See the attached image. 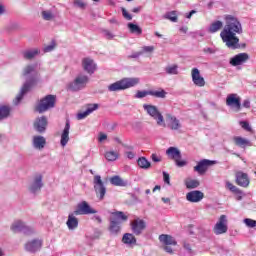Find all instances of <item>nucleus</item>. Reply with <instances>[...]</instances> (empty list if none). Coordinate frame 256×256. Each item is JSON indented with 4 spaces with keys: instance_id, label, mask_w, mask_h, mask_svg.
Here are the masks:
<instances>
[{
    "instance_id": "774afa93",
    "label": "nucleus",
    "mask_w": 256,
    "mask_h": 256,
    "mask_svg": "<svg viewBox=\"0 0 256 256\" xmlns=\"http://www.w3.org/2000/svg\"><path fill=\"white\" fill-rule=\"evenodd\" d=\"M94 219L97 221V223H103V219H101L100 216H94Z\"/></svg>"
},
{
    "instance_id": "de8ad7c7",
    "label": "nucleus",
    "mask_w": 256,
    "mask_h": 256,
    "mask_svg": "<svg viewBox=\"0 0 256 256\" xmlns=\"http://www.w3.org/2000/svg\"><path fill=\"white\" fill-rule=\"evenodd\" d=\"M244 223L247 227H250V228L256 227V220H253L251 218L244 219Z\"/></svg>"
},
{
    "instance_id": "9b49d317",
    "label": "nucleus",
    "mask_w": 256,
    "mask_h": 256,
    "mask_svg": "<svg viewBox=\"0 0 256 256\" xmlns=\"http://www.w3.org/2000/svg\"><path fill=\"white\" fill-rule=\"evenodd\" d=\"M94 185L97 197H99L100 201H103V199H105V194L107 193V188H105L103 180H101V176L96 175L94 177Z\"/></svg>"
},
{
    "instance_id": "ddd939ff",
    "label": "nucleus",
    "mask_w": 256,
    "mask_h": 256,
    "mask_svg": "<svg viewBox=\"0 0 256 256\" xmlns=\"http://www.w3.org/2000/svg\"><path fill=\"white\" fill-rule=\"evenodd\" d=\"M228 230L227 227V216L221 215L218 222L215 224L213 232L215 235H223Z\"/></svg>"
},
{
    "instance_id": "393cba45",
    "label": "nucleus",
    "mask_w": 256,
    "mask_h": 256,
    "mask_svg": "<svg viewBox=\"0 0 256 256\" xmlns=\"http://www.w3.org/2000/svg\"><path fill=\"white\" fill-rule=\"evenodd\" d=\"M205 197V194L199 190H194L186 194V199L190 203H199Z\"/></svg>"
},
{
    "instance_id": "69168bd1",
    "label": "nucleus",
    "mask_w": 256,
    "mask_h": 256,
    "mask_svg": "<svg viewBox=\"0 0 256 256\" xmlns=\"http://www.w3.org/2000/svg\"><path fill=\"white\" fill-rule=\"evenodd\" d=\"M141 51H139V52H136L135 54H132L130 57L132 58V59H137V57H141Z\"/></svg>"
},
{
    "instance_id": "39448f33",
    "label": "nucleus",
    "mask_w": 256,
    "mask_h": 256,
    "mask_svg": "<svg viewBox=\"0 0 256 256\" xmlns=\"http://www.w3.org/2000/svg\"><path fill=\"white\" fill-rule=\"evenodd\" d=\"M143 109L145 112L152 117L157 125L159 127H167V124L165 123V118L163 117V114L159 112V109L157 106L151 105V104H144Z\"/></svg>"
},
{
    "instance_id": "dca6fc26",
    "label": "nucleus",
    "mask_w": 256,
    "mask_h": 256,
    "mask_svg": "<svg viewBox=\"0 0 256 256\" xmlns=\"http://www.w3.org/2000/svg\"><path fill=\"white\" fill-rule=\"evenodd\" d=\"M47 125L48 121L47 117L45 116L38 117L33 122V128L35 129V131H37V133L40 134L45 133V131H47Z\"/></svg>"
},
{
    "instance_id": "3c124183",
    "label": "nucleus",
    "mask_w": 256,
    "mask_h": 256,
    "mask_svg": "<svg viewBox=\"0 0 256 256\" xmlns=\"http://www.w3.org/2000/svg\"><path fill=\"white\" fill-rule=\"evenodd\" d=\"M99 109V104H88L86 111H89L90 115L93 111H97Z\"/></svg>"
},
{
    "instance_id": "6ab92c4d",
    "label": "nucleus",
    "mask_w": 256,
    "mask_h": 256,
    "mask_svg": "<svg viewBox=\"0 0 256 256\" xmlns=\"http://www.w3.org/2000/svg\"><path fill=\"white\" fill-rule=\"evenodd\" d=\"M192 82L196 87H205V78L201 76V72L198 68H192L191 70Z\"/></svg>"
},
{
    "instance_id": "c756f323",
    "label": "nucleus",
    "mask_w": 256,
    "mask_h": 256,
    "mask_svg": "<svg viewBox=\"0 0 256 256\" xmlns=\"http://www.w3.org/2000/svg\"><path fill=\"white\" fill-rule=\"evenodd\" d=\"M226 187L231 191V193H234V195H237V200L241 201L243 199V191L239 189L237 186L233 185L231 182H226Z\"/></svg>"
},
{
    "instance_id": "13d9d810",
    "label": "nucleus",
    "mask_w": 256,
    "mask_h": 256,
    "mask_svg": "<svg viewBox=\"0 0 256 256\" xmlns=\"http://www.w3.org/2000/svg\"><path fill=\"white\" fill-rule=\"evenodd\" d=\"M164 251H166V253H170V255H173V248H171L169 245L164 246Z\"/></svg>"
},
{
    "instance_id": "cd10ccee",
    "label": "nucleus",
    "mask_w": 256,
    "mask_h": 256,
    "mask_svg": "<svg viewBox=\"0 0 256 256\" xmlns=\"http://www.w3.org/2000/svg\"><path fill=\"white\" fill-rule=\"evenodd\" d=\"M66 225L68 229H70V231H73L74 229H77V227H79V220L77 219V217H75V212L68 215Z\"/></svg>"
},
{
    "instance_id": "f257e3e1",
    "label": "nucleus",
    "mask_w": 256,
    "mask_h": 256,
    "mask_svg": "<svg viewBox=\"0 0 256 256\" xmlns=\"http://www.w3.org/2000/svg\"><path fill=\"white\" fill-rule=\"evenodd\" d=\"M241 33H243L241 22L233 15H226L225 26L220 32V37L228 49L241 48L239 37H237V35H241Z\"/></svg>"
},
{
    "instance_id": "ea45409f",
    "label": "nucleus",
    "mask_w": 256,
    "mask_h": 256,
    "mask_svg": "<svg viewBox=\"0 0 256 256\" xmlns=\"http://www.w3.org/2000/svg\"><path fill=\"white\" fill-rule=\"evenodd\" d=\"M105 158L107 159V161H117V159L119 158V153L115 151L106 152Z\"/></svg>"
},
{
    "instance_id": "7ed1b4c3",
    "label": "nucleus",
    "mask_w": 256,
    "mask_h": 256,
    "mask_svg": "<svg viewBox=\"0 0 256 256\" xmlns=\"http://www.w3.org/2000/svg\"><path fill=\"white\" fill-rule=\"evenodd\" d=\"M135 85H139V78H124L115 83H112L108 86V90L113 91H125V89H129L131 87H135Z\"/></svg>"
},
{
    "instance_id": "20e7f679",
    "label": "nucleus",
    "mask_w": 256,
    "mask_h": 256,
    "mask_svg": "<svg viewBox=\"0 0 256 256\" xmlns=\"http://www.w3.org/2000/svg\"><path fill=\"white\" fill-rule=\"evenodd\" d=\"M56 102H57V96L51 95V94L46 95L35 106V111L37 113H45L46 111H49V109H53V107H55Z\"/></svg>"
},
{
    "instance_id": "338daca9",
    "label": "nucleus",
    "mask_w": 256,
    "mask_h": 256,
    "mask_svg": "<svg viewBox=\"0 0 256 256\" xmlns=\"http://www.w3.org/2000/svg\"><path fill=\"white\" fill-rule=\"evenodd\" d=\"M142 7H136L132 9V13H139L141 11Z\"/></svg>"
},
{
    "instance_id": "c85d7f7f",
    "label": "nucleus",
    "mask_w": 256,
    "mask_h": 256,
    "mask_svg": "<svg viewBox=\"0 0 256 256\" xmlns=\"http://www.w3.org/2000/svg\"><path fill=\"white\" fill-rule=\"evenodd\" d=\"M233 141L237 147H241L242 149H245V147H251L253 144H251V141L241 137V136H235L233 138Z\"/></svg>"
},
{
    "instance_id": "b1692460",
    "label": "nucleus",
    "mask_w": 256,
    "mask_h": 256,
    "mask_svg": "<svg viewBox=\"0 0 256 256\" xmlns=\"http://www.w3.org/2000/svg\"><path fill=\"white\" fill-rule=\"evenodd\" d=\"M166 121H167V127L171 129L172 131H177L181 129V122L177 117L171 115V114H166Z\"/></svg>"
},
{
    "instance_id": "5701e85b",
    "label": "nucleus",
    "mask_w": 256,
    "mask_h": 256,
    "mask_svg": "<svg viewBox=\"0 0 256 256\" xmlns=\"http://www.w3.org/2000/svg\"><path fill=\"white\" fill-rule=\"evenodd\" d=\"M82 67L86 73H89V75H93L95 71L97 70V65L91 58H83L82 59Z\"/></svg>"
},
{
    "instance_id": "37998d69",
    "label": "nucleus",
    "mask_w": 256,
    "mask_h": 256,
    "mask_svg": "<svg viewBox=\"0 0 256 256\" xmlns=\"http://www.w3.org/2000/svg\"><path fill=\"white\" fill-rule=\"evenodd\" d=\"M42 15V19H44V21H52L53 19V12L49 11V10H44L41 13Z\"/></svg>"
},
{
    "instance_id": "e2e57ef3",
    "label": "nucleus",
    "mask_w": 256,
    "mask_h": 256,
    "mask_svg": "<svg viewBox=\"0 0 256 256\" xmlns=\"http://www.w3.org/2000/svg\"><path fill=\"white\" fill-rule=\"evenodd\" d=\"M183 247L186 249V251H191V244L184 242Z\"/></svg>"
},
{
    "instance_id": "0e129e2a",
    "label": "nucleus",
    "mask_w": 256,
    "mask_h": 256,
    "mask_svg": "<svg viewBox=\"0 0 256 256\" xmlns=\"http://www.w3.org/2000/svg\"><path fill=\"white\" fill-rule=\"evenodd\" d=\"M195 13H197V11H195V10L190 11V12L186 15V18H187V19H191V17H193V15H195Z\"/></svg>"
},
{
    "instance_id": "864d4df0",
    "label": "nucleus",
    "mask_w": 256,
    "mask_h": 256,
    "mask_svg": "<svg viewBox=\"0 0 256 256\" xmlns=\"http://www.w3.org/2000/svg\"><path fill=\"white\" fill-rule=\"evenodd\" d=\"M240 125H241L242 129H245L246 131H251V126L249 125V122L241 121Z\"/></svg>"
},
{
    "instance_id": "4d7b16f0",
    "label": "nucleus",
    "mask_w": 256,
    "mask_h": 256,
    "mask_svg": "<svg viewBox=\"0 0 256 256\" xmlns=\"http://www.w3.org/2000/svg\"><path fill=\"white\" fill-rule=\"evenodd\" d=\"M242 106L245 107V109H251V101L244 100Z\"/></svg>"
},
{
    "instance_id": "79ce46f5",
    "label": "nucleus",
    "mask_w": 256,
    "mask_h": 256,
    "mask_svg": "<svg viewBox=\"0 0 256 256\" xmlns=\"http://www.w3.org/2000/svg\"><path fill=\"white\" fill-rule=\"evenodd\" d=\"M11 115V107L9 106H1V119H7Z\"/></svg>"
},
{
    "instance_id": "a878e982",
    "label": "nucleus",
    "mask_w": 256,
    "mask_h": 256,
    "mask_svg": "<svg viewBox=\"0 0 256 256\" xmlns=\"http://www.w3.org/2000/svg\"><path fill=\"white\" fill-rule=\"evenodd\" d=\"M71 129V123L69 122V120L66 121L64 130L61 134V140H60V145H62V147H65L67 145V143H69V131Z\"/></svg>"
},
{
    "instance_id": "09e8293b",
    "label": "nucleus",
    "mask_w": 256,
    "mask_h": 256,
    "mask_svg": "<svg viewBox=\"0 0 256 256\" xmlns=\"http://www.w3.org/2000/svg\"><path fill=\"white\" fill-rule=\"evenodd\" d=\"M74 7H78V9H85L87 7V4L83 2L82 0H74Z\"/></svg>"
},
{
    "instance_id": "f03ea898",
    "label": "nucleus",
    "mask_w": 256,
    "mask_h": 256,
    "mask_svg": "<svg viewBox=\"0 0 256 256\" xmlns=\"http://www.w3.org/2000/svg\"><path fill=\"white\" fill-rule=\"evenodd\" d=\"M110 225L108 227V231L111 235L117 236L119 233H121V224L127 219H129V216L125 215L122 211H114L110 213Z\"/></svg>"
},
{
    "instance_id": "bb28decb",
    "label": "nucleus",
    "mask_w": 256,
    "mask_h": 256,
    "mask_svg": "<svg viewBox=\"0 0 256 256\" xmlns=\"http://www.w3.org/2000/svg\"><path fill=\"white\" fill-rule=\"evenodd\" d=\"M32 144L34 149H45V145H47V140L43 136H33Z\"/></svg>"
},
{
    "instance_id": "052dcab7",
    "label": "nucleus",
    "mask_w": 256,
    "mask_h": 256,
    "mask_svg": "<svg viewBox=\"0 0 256 256\" xmlns=\"http://www.w3.org/2000/svg\"><path fill=\"white\" fill-rule=\"evenodd\" d=\"M104 35L107 37V39H113V34L107 30L104 31Z\"/></svg>"
},
{
    "instance_id": "49530a36",
    "label": "nucleus",
    "mask_w": 256,
    "mask_h": 256,
    "mask_svg": "<svg viewBox=\"0 0 256 256\" xmlns=\"http://www.w3.org/2000/svg\"><path fill=\"white\" fill-rule=\"evenodd\" d=\"M151 160L153 161V163H161V161H163V156L157 153H153L151 155Z\"/></svg>"
},
{
    "instance_id": "72a5a7b5",
    "label": "nucleus",
    "mask_w": 256,
    "mask_h": 256,
    "mask_svg": "<svg viewBox=\"0 0 256 256\" xmlns=\"http://www.w3.org/2000/svg\"><path fill=\"white\" fill-rule=\"evenodd\" d=\"M221 29H223V22L217 20L210 25L208 31L209 33H217V31H221Z\"/></svg>"
},
{
    "instance_id": "6e6d98bb",
    "label": "nucleus",
    "mask_w": 256,
    "mask_h": 256,
    "mask_svg": "<svg viewBox=\"0 0 256 256\" xmlns=\"http://www.w3.org/2000/svg\"><path fill=\"white\" fill-rule=\"evenodd\" d=\"M53 49H55V44L48 45V46L44 47V53H49V52L53 51Z\"/></svg>"
},
{
    "instance_id": "f3484780",
    "label": "nucleus",
    "mask_w": 256,
    "mask_h": 256,
    "mask_svg": "<svg viewBox=\"0 0 256 256\" xmlns=\"http://www.w3.org/2000/svg\"><path fill=\"white\" fill-rule=\"evenodd\" d=\"M226 105L241 111V98L237 94H229L226 98Z\"/></svg>"
},
{
    "instance_id": "58836bf2",
    "label": "nucleus",
    "mask_w": 256,
    "mask_h": 256,
    "mask_svg": "<svg viewBox=\"0 0 256 256\" xmlns=\"http://www.w3.org/2000/svg\"><path fill=\"white\" fill-rule=\"evenodd\" d=\"M36 55H39L38 49L23 52L24 59H33Z\"/></svg>"
},
{
    "instance_id": "4be33fe9",
    "label": "nucleus",
    "mask_w": 256,
    "mask_h": 256,
    "mask_svg": "<svg viewBox=\"0 0 256 256\" xmlns=\"http://www.w3.org/2000/svg\"><path fill=\"white\" fill-rule=\"evenodd\" d=\"M25 250L29 251V253H37L41 247H43V241L39 239H34L25 244Z\"/></svg>"
},
{
    "instance_id": "0eeeda50",
    "label": "nucleus",
    "mask_w": 256,
    "mask_h": 256,
    "mask_svg": "<svg viewBox=\"0 0 256 256\" xmlns=\"http://www.w3.org/2000/svg\"><path fill=\"white\" fill-rule=\"evenodd\" d=\"M166 155H168L169 159L175 161L177 167H185L187 165V161L181 160V151L176 147H170L166 150Z\"/></svg>"
},
{
    "instance_id": "a18cd8bd",
    "label": "nucleus",
    "mask_w": 256,
    "mask_h": 256,
    "mask_svg": "<svg viewBox=\"0 0 256 256\" xmlns=\"http://www.w3.org/2000/svg\"><path fill=\"white\" fill-rule=\"evenodd\" d=\"M155 51L154 46H143L140 53L141 55H145V53H153Z\"/></svg>"
},
{
    "instance_id": "2eb2a0df",
    "label": "nucleus",
    "mask_w": 256,
    "mask_h": 256,
    "mask_svg": "<svg viewBox=\"0 0 256 256\" xmlns=\"http://www.w3.org/2000/svg\"><path fill=\"white\" fill-rule=\"evenodd\" d=\"M11 230L13 233H24V235H29L30 233H33V229L29 226H26L21 221H16L12 224Z\"/></svg>"
},
{
    "instance_id": "1a4fd4ad",
    "label": "nucleus",
    "mask_w": 256,
    "mask_h": 256,
    "mask_svg": "<svg viewBox=\"0 0 256 256\" xmlns=\"http://www.w3.org/2000/svg\"><path fill=\"white\" fill-rule=\"evenodd\" d=\"M35 85H37V78L31 77L26 80V82L24 83V85L21 88L20 93L16 96V102H15L16 105L23 99V96L26 93H29V91H31V89H33V87H35Z\"/></svg>"
},
{
    "instance_id": "a211bd4d",
    "label": "nucleus",
    "mask_w": 256,
    "mask_h": 256,
    "mask_svg": "<svg viewBox=\"0 0 256 256\" xmlns=\"http://www.w3.org/2000/svg\"><path fill=\"white\" fill-rule=\"evenodd\" d=\"M236 177V185H239V187L247 188L249 187V183H251V180H249V175L243 171H238L235 173Z\"/></svg>"
},
{
    "instance_id": "c9c22d12",
    "label": "nucleus",
    "mask_w": 256,
    "mask_h": 256,
    "mask_svg": "<svg viewBox=\"0 0 256 256\" xmlns=\"http://www.w3.org/2000/svg\"><path fill=\"white\" fill-rule=\"evenodd\" d=\"M127 27L130 33H134L135 35H142L143 33V29H141V27H139L137 24L128 23Z\"/></svg>"
},
{
    "instance_id": "680f3d73",
    "label": "nucleus",
    "mask_w": 256,
    "mask_h": 256,
    "mask_svg": "<svg viewBox=\"0 0 256 256\" xmlns=\"http://www.w3.org/2000/svg\"><path fill=\"white\" fill-rule=\"evenodd\" d=\"M105 139H107V134L100 133V135H99V141H100V142H103V141H105Z\"/></svg>"
},
{
    "instance_id": "8fccbe9b",
    "label": "nucleus",
    "mask_w": 256,
    "mask_h": 256,
    "mask_svg": "<svg viewBox=\"0 0 256 256\" xmlns=\"http://www.w3.org/2000/svg\"><path fill=\"white\" fill-rule=\"evenodd\" d=\"M122 15L127 21H131L133 19V16L125 8H122Z\"/></svg>"
},
{
    "instance_id": "f704fd0d",
    "label": "nucleus",
    "mask_w": 256,
    "mask_h": 256,
    "mask_svg": "<svg viewBox=\"0 0 256 256\" xmlns=\"http://www.w3.org/2000/svg\"><path fill=\"white\" fill-rule=\"evenodd\" d=\"M138 163V167H140V169H151V162H149V160H147L146 157H140L137 160Z\"/></svg>"
},
{
    "instance_id": "4c0bfd02",
    "label": "nucleus",
    "mask_w": 256,
    "mask_h": 256,
    "mask_svg": "<svg viewBox=\"0 0 256 256\" xmlns=\"http://www.w3.org/2000/svg\"><path fill=\"white\" fill-rule=\"evenodd\" d=\"M177 69H179V66H177V64H174L172 66H167L165 68V71L168 75H179V71Z\"/></svg>"
},
{
    "instance_id": "e433bc0d",
    "label": "nucleus",
    "mask_w": 256,
    "mask_h": 256,
    "mask_svg": "<svg viewBox=\"0 0 256 256\" xmlns=\"http://www.w3.org/2000/svg\"><path fill=\"white\" fill-rule=\"evenodd\" d=\"M164 19H168V21H172V23H177L179 18L177 17V11H170L164 15Z\"/></svg>"
},
{
    "instance_id": "412c9836",
    "label": "nucleus",
    "mask_w": 256,
    "mask_h": 256,
    "mask_svg": "<svg viewBox=\"0 0 256 256\" xmlns=\"http://www.w3.org/2000/svg\"><path fill=\"white\" fill-rule=\"evenodd\" d=\"M248 59H249V54L245 52L239 53L230 59V65H232V67H239V65H243L244 63H247Z\"/></svg>"
},
{
    "instance_id": "bf43d9fd",
    "label": "nucleus",
    "mask_w": 256,
    "mask_h": 256,
    "mask_svg": "<svg viewBox=\"0 0 256 256\" xmlns=\"http://www.w3.org/2000/svg\"><path fill=\"white\" fill-rule=\"evenodd\" d=\"M126 157L128 159H135V153L132 151H128V152H126Z\"/></svg>"
},
{
    "instance_id": "2f4dec72",
    "label": "nucleus",
    "mask_w": 256,
    "mask_h": 256,
    "mask_svg": "<svg viewBox=\"0 0 256 256\" xmlns=\"http://www.w3.org/2000/svg\"><path fill=\"white\" fill-rule=\"evenodd\" d=\"M122 243L124 245H137V238L131 233H125L122 237Z\"/></svg>"
},
{
    "instance_id": "473e14b6",
    "label": "nucleus",
    "mask_w": 256,
    "mask_h": 256,
    "mask_svg": "<svg viewBox=\"0 0 256 256\" xmlns=\"http://www.w3.org/2000/svg\"><path fill=\"white\" fill-rule=\"evenodd\" d=\"M111 185H114V187H127V181L123 180L120 176H112L110 178Z\"/></svg>"
},
{
    "instance_id": "7c9ffc66",
    "label": "nucleus",
    "mask_w": 256,
    "mask_h": 256,
    "mask_svg": "<svg viewBox=\"0 0 256 256\" xmlns=\"http://www.w3.org/2000/svg\"><path fill=\"white\" fill-rule=\"evenodd\" d=\"M160 243H163V245H177V241H175V238L173 236L168 234H162L159 236Z\"/></svg>"
},
{
    "instance_id": "603ef678",
    "label": "nucleus",
    "mask_w": 256,
    "mask_h": 256,
    "mask_svg": "<svg viewBox=\"0 0 256 256\" xmlns=\"http://www.w3.org/2000/svg\"><path fill=\"white\" fill-rule=\"evenodd\" d=\"M90 113L88 110L78 113L77 114V119L81 120V119H85V117H89Z\"/></svg>"
},
{
    "instance_id": "6e6552de",
    "label": "nucleus",
    "mask_w": 256,
    "mask_h": 256,
    "mask_svg": "<svg viewBox=\"0 0 256 256\" xmlns=\"http://www.w3.org/2000/svg\"><path fill=\"white\" fill-rule=\"evenodd\" d=\"M87 83H89V77L85 74H79L69 87L71 91H81L87 87Z\"/></svg>"
},
{
    "instance_id": "f8f14e48",
    "label": "nucleus",
    "mask_w": 256,
    "mask_h": 256,
    "mask_svg": "<svg viewBox=\"0 0 256 256\" xmlns=\"http://www.w3.org/2000/svg\"><path fill=\"white\" fill-rule=\"evenodd\" d=\"M212 165H217V161L203 159L199 161L198 164L194 167V171L199 173V175H205V173H207V169L212 167Z\"/></svg>"
},
{
    "instance_id": "c03bdc74",
    "label": "nucleus",
    "mask_w": 256,
    "mask_h": 256,
    "mask_svg": "<svg viewBox=\"0 0 256 256\" xmlns=\"http://www.w3.org/2000/svg\"><path fill=\"white\" fill-rule=\"evenodd\" d=\"M31 73H35V66H33V65H27V66L23 69L22 75H23L24 77H27V75H31Z\"/></svg>"
},
{
    "instance_id": "9d476101",
    "label": "nucleus",
    "mask_w": 256,
    "mask_h": 256,
    "mask_svg": "<svg viewBox=\"0 0 256 256\" xmlns=\"http://www.w3.org/2000/svg\"><path fill=\"white\" fill-rule=\"evenodd\" d=\"M97 210L93 209L87 201H82L77 205L74 215H95Z\"/></svg>"
},
{
    "instance_id": "423d86ee",
    "label": "nucleus",
    "mask_w": 256,
    "mask_h": 256,
    "mask_svg": "<svg viewBox=\"0 0 256 256\" xmlns=\"http://www.w3.org/2000/svg\"><path fill=\"white\" fill-rule=\"evenodd\" d=\"M147 95H151L152 97H156L157 99H165L167 97V92L163 89L159 90H138L135 94V99H143L147 97Z\"/></svg>"
},
{
    "instance_id": "aec40b11",
    "label": "nucleus",
    "mask_w": 256,
    "mask_h": 256,
    "mask_svg": "<svg viewBox=\"0 0 256 256\" xmlns=\"http://www.w3.org/2000/svg\"><path fill=\"white\" fill-rule=\"evenodd\" d=\"M146 227H147V224L145 223V220L135 219L131 223V229L134 235H141V233L145 231Z\"/></svg>"
},
{
    "instance_id": "a19ab883",
    "label": "nucleus",
    "mask_w": 256,
    "mask_h": 256,
    "mask_svg": "<svg viewBox=\"0 0 256 256\" xmlns=\"http://www.w3.org/2000/svg\"><path fill=\"white\" fill-rule=\"evenodd\" d=\"M185 185L187 187V189H197V187H199L200 182L199 180H188L185 182Z\"/></svg>"
},
{
    "instance_id": "4468645a",
    "label": "nucleus",
    "mask_w": 256,
    "mask_h": 256,
    "mask_svg": "<svg viewBox=\"0 0 256 256\" xmlns=\"http://www.w3.org/2000/svg\"><path fill=\"white\" fill-rule=\"evenodd\" d=\"M41 189H43V175L36 174L33 177L32 182L30 183L29 191L31 193H39V191H41Z\"/></svg>"
},
{
    "instance_id": "5fc2aeb1",
    "label": "nucleus",
    "mask_w": 256,
    "mask_h": 256,
    "mask_svg": "<svg viewBox=\"0 0 256 256\" xmlns=\"http://www.w3.org/2000/svg\"><path fill=\"white\" fill-rule=\"evenodd\" d=\"M163 178H164V183H167V185H170V177H169V173L167 172H163Z\"/></svg>"
}]
</instances>
